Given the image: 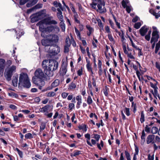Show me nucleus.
Masks as SVG:
<instances>
[{
	"mask_svg": "<svg viewBox=\"0 0 160 160\" xmlns=\"http://www.w3.org/2000/svg\"><path fill=\"white\" fill-rule=\"evenodd\" d=\"M58 67V63L56 60H51L49 62L48 70H46L44 72L46 75H44L42 72H41V85L43 86L45 82L50 79L49 77L52 76V72L56 70Z\"/></svg>",
	"mask_w": 160,
	"mask_h": 160,
	"instance_id": "obj_1",
	"label": "nucleus"
},
{
	"mask_svg": "<svg viewBox=\"0 0 160 160\" xmlns=\"http://www.w3.org/2000/svg\"><path fill=\"white\" fill-rule=\"evenodd\" d=\"M58 36L55 34H50L48 35L46 38L42 40V45L45 46H52L58 43L59 41Z\"/></svg>",
	"mask_w": 160,
	"mask_h": 160,
	"instance_id": "obj_2",
	"label": "nucleus"
},
{
	"mask_svg": "<svg viewBox=\"0 0 160 160\" xmlns=\"http://www.w3.org/2000/svg\"><path fill=\"white\" fill-rule=\"evenodd\" d=\"M52 17L49 16L46 14L45 10L41 11V23L47 24L56 25L58 22L55 20L52 19Z\"/></svg>",
	"mask_w": 160,
	"mask_h": 160,
	"instance_id": "obj_3",
	"label": "nucleus"
},
{
	"mask_svg": "<svg viewBox=\"0 0 160 160\" xmlns=\"http://www.w3.org/2000/svg\"><path fill=\"white\" fill-rule=\"evenodd\" d=\"M92 2L90 4L92 8L96 9V6L98 8L97 10L100 13H103L106 12L105 7V2L103 0H92Z\"/></svg>",
	"mask_w": 160,
	"mask_h": 160,
	"instance_id": "obj_4",
	"label": "nucleus"
},
{
	"mask_svg": "<svg viewBox=\"0 0 160 160\" xmlns=\"http://www.w3.org/2000/svg\"><path fill=\"white\" fill-rule=\"evenodd\" d=\"M18 83L19 84H22L24 87L27 88H29L31 86L28 75L24 73L20 74Z\"/></svg>",
	"mask_w": 160,
	"mask_h": 160,
	"instance_id": "obj_5",
	"label": "nucleus"
},
{
	"mask_svg": "<svg viewBox=\"0 0 160 160\" xmlns=\"http://www.w3.org/2000/svg\"><path fill=\"white\" fill-rule=\"evenodd\" d=\"M43 24L41 23V32H42L41 35L42 37H44V34L45 33H47L55 31L56 32H59L60 31L59 28L57 26L47 27L46 28H44L42 27ZM46 25V24H44Z\"/></svg>",
	"mask_w": 160,
	"mask_h": 160,
	"instance_id": "obj_6",
	"label": "nucleus"
},
{
	"mask_svg": "<svg viewBox=\"0 0 160 160\" xmlns=\"http://www.w3.org/2000/svg\"><path fill=\"white\" fill-rule=\"evenodd\" d=\"M16 67L14 65H12L5 70L4 75L8 81L11 80L13 73L16 72Z\"/></svg>",
	"mask_w": 160,
	"mask_h": 160,
	"instance_id": "obj_7",
	"label": "nucleus"
},
{
	"mask_svg": "<svg viewBox=\"0 0 160 160\" xmlns=\"http://www.w3.org/2000/svg\"><path fill=\"white\" fill-rule=\"evenodd\" d=\"M152 28L153 31L152 34V37L151 40V42L153 43L152 44V48L153 49L155 47V43L158 41L159 36L158 34V32L157 30L156 27L153 26Z\"/></svg>",
	"mask_w": 160,
	"mask_h": 160,
	"instance_id": "obj_8",
	"label": "nucleus"
},
{
	"mask_svg": "<svg viewBox=\"0 0 160 160\" xmlns=\"http://www.w3.org/2000/svg\"><path fill=\"white\" fill-rule=\"evenodd\" d=\"M60 47L57 45H55L53 47H51L48 52L51 53L56 55L58 54L60 52Z\"/></svg>",
	"mask_w": 160,
	"mask_h": 160,
	"instance_id": "obj_9",
	"label": "nucleus"
},
{
	"mask_svg": "<svg viewBox=\"0 0 160 160\" xmlns=\"http://www.w3.org/2000/svg\"><path fill=\"white\" fill-rule=\"evenodd\" d=\"M62 67L60 69V74L61 75L64 76L66 73L67 70V64L66 62H64L62 61Z\"/></svg>",
	"mask_w": 160,
	"mask_h": 160,
	"instance_id": "obj_10",
	"label": "nucleus"
},
{
	"mask_svg": "<svg viewBox=\"0 0 160 160\" xmlns=\"http://www.w3.org/2000/svg\"><path fill=\"white\" fill-rule=\"evenodd\" d=\"M31 22L32 23H34L37 22L40 19V13L38 12L32 15L30 17Z\"/></svg>",
	"mask_w": 160,
	"mask_h": 160,
	"instance_id": "obj_11",
	"label": "nucleus"
},
{
	"mask_svg": "<svg viewBox=\"0 0 160 160\" xmlns=\"http://www.w3.org/2000/svg\"><path fill=\"white\" fill-rule=\"evenodd\" d=\"M155 136L153 135H149L146 138V142L148 144L150 143H154Z\"/></svg>",
	"mask_w": 160,
	"mask_h": 160,
	"instance_id": "obj_12",
	"label": "nucleus"
},
{
	"mask_svg": "<svg viewBox=\"0 0 160 160\" xmlns=\"http://www.w3.org/2000/svg\"><path fill=\"white\" fill-rule=\"evenodd\" d=\"M148 28L146 26L142 27L139 30V32L141 35L142 36H144L147 32Z\"/></svg>",
	"mask_w": 160,
	"mask_h": 160,
	"instance_id": "obj_13",
	"label": "nucleus"
},
{
	"mask_svg": "<svg viewBox=\"0 0 160 160\" xmlns=\"http://www.w3.org/2000/svg\"><path fill=\"white\" fill-rule=\"evenodd\" d=\"M14 31L17 35V38H19L22 35H23L24 32L22 29H19L18 28L17 29Z\"/></svg>",
	"mask_w": 160,
	"mask_h": 160,
	"instance_id": "obj_14",
	"label": "nucleus"
},
{
	"mask_svg": "<svg viewBox=\"0 0 160 160\" xmlns=\"http://www.w3.org/2000/svg\"><path fill=\"white\" fill-rule=\"evenodd\" d=\"M76 99L78 101L76 105V108H79L80 107V105L82 103V97L80 95H78L76 97Z\"/></svg>",
	"mask_w": 160,
	"mask_h": 160,
	"instance_id": "obj_15",
	"label": "nucleus"
},
{
	"mask_svg": "<svg viewBox=\"0 0 160 160\" xmlns=\"http://www.w3.org/2000/svg\"><path fill=\"white\" fill-rule=\"evenodd\" d=\"M5 65V60L3 59H0V72L3 71Z\"/></svg>",
	"mask_w": 160,
	"mask_h": 160,
	"instance_id": "obj_16",
	"label": "nucleus"
},
{
	"mask_svg": "<svg viewBox=\"0 0 160 160\" xmlns=\"http://www.w3.org/2000/svg\"><path fill=\"white\" fill-rule=\"evenodd\" d=\"M60 83V81L58 79L55 80L51 84V88L48 90L51 89L53 88L56 87L59 85Z\"/></svg>",
	"mask_w": 160,
	"mask_h": 160,
	"instance_id": "obj_17",
	"label": "nucleus"
},
{
	"mask_svg": "<svg viewBox=\"0 0 160 160\" xmlns=\"http://www.w3.org/2000/svg\"><path fill=\"white\" fill-rule=\"evenodd\" d=\"M86 59L87 63L86 66L88 71L89 72L92 70L91 64L90 63V61L87 59V58H86Z\"/></svg>",
	"mask_w": 160,
	"mask_h": 160,
	"instance_id": "obj_18",
	"label": "nucleus"
},
{
	"mask_svg": "<svg viewBox=\"0 0 160 160\" xmlns=\"http://www.w3.org/2000/svg\"><path fill=\"white\" fill-rule=\"evenodd\" d=\"M84 136L86 138V142L87 144L90 146H92L91 143L89 141L90 139V135L88 133L85 134Z\"/></svg>",
	"mask_w": 160,
	"mask_h": 160,
	"instance_id": "obj_19",
	"label": "nucleus"
},
{
	"mask_svg": "<svg viewBox=\"0 0 160 160\" xmlns=\"http://www.w3.org/2000/svg\"><path fill=\"white\" fill-rule=\"evenodd\" d=\"M158 88H155L154 89V91L153 92V90H152L151 91V92L153 95L154 97L157 98V97L159 100H160V97L158 93Z\"/></svg>",
	"mask_w": 160,
	"mask_h": 160,
	"instance_id": "obj_20",
	"label": "nucleus"
},
{
	"mask_svg": "<svg viewBox=\"0 0 160 160\" xmlns=\"http://www.w3.org/2000/svg\"><path fill=\"white\" fill-rule=\"evenodd\" d=\"M98 68L99 69L98 74L99 75H101L102 74V62L100 60H98Z\"/></svg>",
	"mask_w": 160,
	"mask_h": 160,
	"instance_id": "obj_21",
	"label": "nucleus"
},
{
	"mask_svg": "<svg viewBox=\"0 0 160 160\" xmlns=\"http://www.w3.org/2000/svg\"><path fill=\"white\" fill-rule=\"evenodd\" d=\"M18 76L16 75L13 77L12 80V85L14 87L17 86L18 82Z\"/></svg>",
	"mask_w": 160,
	"mask_h": 160,
	"instance_id": "obj_22",
	"label": "nucleus"
},
{
	"mask_svg": "<svg viewBox=\"0 0 160 160\" xmlns=\"http://www.w3.org/2000/svg\"><path fill=\"white\" fill-rule=\"evenodd\" d=\"M146 134L144 130H143L142 132V135L141 136V144L143 145L145 141V137Z\"/></svg>",
	"mask_w": 160,
	"mask_h": 160,
	"instance_id": "obj_23",
	"label": "nucleus"
},
{
	"mask_svg": "<svg viewBox=\"0 0 160 160\" xmlns=\"http://www.w3.org/2000/svg\"><path fill=\"white\" fill-rule=\"evenodd\" d=\"M80 130H82L84 132H86L87 130V126L85 124H82V125H79L78 127Z\"/></svg>",
	"mask_w": 160,
	"mask_h": 160,
	"instance_id": "obj_24",
	"label": "nucleus"
},
{
	"mask_svg": "<svg viewBox=\"0 0 160 160\" xmlns=\"http://www.w3.org/2000/svg\"><path fill=\"white\" fill-rule=\"evenodd\" d=\"M38 0H33L31 2L27 3L26 5L27 7H30L35 4L38 2Z\"/></svg>",
	"mask_w": 160,
	"mask_h": 160,
	"instance_id": "obj_25",
	"label": "nucleus"
},
{
	"mask_svg": "<svg viewBox=\"0 0 160 160\" xmlns=\"http://www.w3.org/2000/svg\"><path fill=\"white\" fill-rule=\"evenodd\" d=\"M86 27L87 29L89 31V32L87 34L88 36H90L93 32V29L89 25H87L86 26Z\"/></svg>",
	"mask_w": 160,
	"mask_h": 160,
	"instance_id": "obj_26",
	"label": "nucleus"
},
{
	"mask_svg": "<svg viewBox=\"0 0 160 160\" xmlns=\"http://www.w3.org/2000/svg\"><path fill=\"white\" fill-rule=\"evenodd\" d=\"M81 152V151L79 150L75 151L73 152V153H71V156L73 157L78 156L80 154Z\"/></svg>",
	"mask_w": 160,
	"mask_h": 160,
	"instance_id": "obj_27",
	"label": "nucleus"
},
{
	"mask_svg": "<svg viewBox=\"0 0 160 160\" xmlns=\"http://www.w3.org/2000/svg\"><path fill=\"white\" fill-rule=\"evenodd\" d=\"M76 87V85L74 82H72L69 85L68 89L72 90Z\"/></svg>",
	"mask_w": 160,
	"mask_h": 160,
	"instance_id": "obj_28",
	"label": "nucleus"
},
{
	"mask_svg": "<svg viewBox=\"0 0 160 160\" xmlns=\"http://www.w3.org/2000/svg\"><path fill=\"white\" fill-rule=\"evenodd\" d=\"M75 32L78 36V38L79 40H81V33H80V32L78 29L76 27H75Z\"/></svg>",
	"mask_w": 160,
	"mask_h": 160,
	"instance_id": "obj_29",
	"label": "nucleus"
},
{
	"mask_svg": "<svg viewBox=\"0 0 160 160\" xmlns=\"http://www.w3.org/2000/svg\"><path fill=\"white\" fill-rule=\"evenodd\" d=\"M57 16L61 21H63V16L62 15V12H57Z\"/></svg>",
	"mask_w": 160,
	"mask_h": 160,
	"instance_id": "obj_30",
	"label": "nucleus"
},
{
	"mask_svg": "<svg viewBox=\"0 0 160 160\" xmlns=\"http://www.w3.org/2000/svg\"><path fill=\"white\" fill-rule=\"evenodd\" d=\"M35 76L38 78H40V69H37L34 73Z\"/></svg>",
	"mask_w": 160,
	"mask_h": 160,
	"instance_id": "obj_31",
	"label": "nucleus"
},
{
	"mask_svg": "<svg viewBox=\"0 0 160 160\" xmlns=\"http://www.w3.org/2000/svg\"><path fill=\"white\" fill-rule=\"evenodd\" d=\"M93 138H94L97 142L98 141L99 139L100 138V136L99 135L96 134H93L92 135Z\"/></svg>",
	"mask_w": 160,
	"mask_h": 160,
	"instance_id": "obj_32",
	"label": "nucleus"
},
{
	"mask_svg": "<svg viewBox=\"0 0 160 160\" xmlns=\"http://www.w3.org/2000/svg\"><path fill=\"white\" fill-rule=\"evenodd\" d=\"M87 102L88 105H90L92 103V100L90 96L88 95L87 99Z\"/></svg>",
	"mask_w": 160,
	"mask_h": 160,
	"instance_id": "obj_33",
	"label": "nucleus"
},
{
	"mask_svg": "<svg viewBox=\"0 0 160 160\" xmlns=\"http://www.w3.org/2000/svg\"><path fill=\"white\" fill-rule=\"evenodd\" d=\"M79 16L78 14L77 13H75V14H74L73 17L75 21L77 23L79 24L80 22L79 21L78 19V18Z\"/></svg>",
	"mask_w": 160,
	"mask_h": 160,
	"instance_id": "obj_34",
	"label": "nucleus"
},
{
	"mask_svg": "<svg viewBox=\"0 0 160 160\" xmlns=\"http://www.w3.org/2000/svg\"><path fill=\"white\" fill-rule=\"evenodd\" d=\"M98 25L100 27L101 30H103V25L100 19L97 20Z\"/></svg>",
	"mask_w": 160,
	"mask_h": 160,
	"instance_id": "obj_35",
	"label": "nucleus"
},
{
	"mask_svg": "<svg viewBox=\"0 0 160 160\" xmlns=\"http://www.w3.org/2000/svg\"><path fill=\"white\" fill-rule=\"evenodd\" d=\"M158 131V129L156 127H153L152 128L151 132L153 134H156Z\"/></svg>",
	"mask_w": 160,
	"mask_h": 160,
	"instance_id": "obj_36",
	"label": "nucleus"
},
{
	"mask_svg": "<svg viewBox=\"0 0 160 160\" xmlns=\"http://www.w3.org/2000/svg\"><path fill=\"white\" fill-rule=\"evenodd\" d=\"M50 107L49 105H47L42 108L41 111L42 112H45L48 111Z\"/></svg>",
	"mask_w": 160,
	"mask_h": 160,
	"instance_id": "obj_37",
	"label": "nucleus"
},
{
	"mask_svg": "<svg viewBox=\"0 0 160 160\" xmlns=\"http://www.w3.org/2000/svg\"><path fill=\"white\" fill-rule=\"evenodd\" d=\"M140 121L141 123H142L143 122L145 121L144 119V114L143 111H142L141 112V116L140 119Z\"/></svg>",
	"mask_w": 160,
	"mask_h": 160,
	"instance_id": "obj_38",
	"label": "nucleus"
},
{
	"mask_svg": "<svg viewBox=\"0 0 160 160\" xmlns=\"http://www.w3.org/2000/svg\"><path fill=\"white\" fill-rule=\"evenodd\" d=\"M160 47V41H159L158 43H157L155 47V52L156 53H157Z\"/></svg>",
	"mask_w": 160,
	"mask_h": 160,
	"instance_id": "obj_39",
	"label": "nucleus"
},
{
	"mask_svg": "<svg viewBox=\"0 0 160 160\" xmlns=\"http://www.w3.org/2000/svg\"><path fill=\"white\" fill-rule=\"evenodd\" d=\"M108 37L109 40L111 42L113 43H114L115 42V40L111 34V33L109 34H108Z\"/></svg>",
	"mask_w": 160,
	"mask_h": 160,
	"instance_id": "obj_40",
	"label": "nucleus"
},
{
	"mask_svg": "<svg viewBox=\"0 0 160 160\" xmlns=\"http://www.w3.org/2000/svg\"><path fill=\"white\" fill-rule=\"evenodd\" d=\"M97 145L98 148L99 150L102 149V147H103V142L102 140L100 141V144L99 143H97Z\"/></svg>",
	"mask_w": 160,
	"mask_h": 160,
	"instance_id": "obj_41",
	"label": "nucleus"
},
{
	"mask_svg": "<svg viewBox=\"0 0 160 160\" xmlns=\"http://www.w3.org/2000/svg\"><path fill=\"white\" fill-rule=\"evenodd\" d=\"M8 95L9 96L11 97L12 98H17L18 96L17 94L14 93L12 92H11L8 93Z\"/></svg>",
	"mask_w": 160,
	"mask_h": 160,
	"instance_id": "obj_42",
	"label": "nucleus"
},
{
	"mask_svg": "<svg viewBox=\"0 0 160 160\" xmlns=\"http://www.w3.org/2000/svg\"><path fill=\"white\" fill-rule=\"evenodd\" d=\"M60 26L62 29V31L63 32L65 30V24L63 21H61L60 23Z\"/></svg>",
	"mask_w": 160,
	"mask_h": 160,
	"instance_id": "obj_43",
	"label": "nucleus"
},
{
	"mask_svg": "<svg viewBox=\"0 0 160 160\" xmlns=\"http://www.w3.org/2000/svg\"><path fill=\"white\" fill-rule=\"evenodd\" d=\"M151 31L150 30L148 32V34L145 36V38L147 41H149L151 37Z\"/></svg>",
	"mask_w": 160,
	"mask_h": 160,
	"instance_id": "obj_44",
	"label": "nucleus"
},
{
	"mask_svg": "<svg viewBox=\"0 0 160 160\" xmlns=\"http://www.w3.org/2000/svg\"><path fill=\"white\" fill-rule=\"evenodd\" d=\"M125 153L127 160H131L130 155L129 153L127 151H125Z\"/></svg>",
	"mask_w": 160,
	"mask_h": 160,
	"instance_id": "obj_45",
	"label": "nucleus"
},
{
	"mask_svg": "<svg viewBox=\"0 0 160 160\" xmlns=\"http://www.w3.org/2000/svg\"><path fill=\"white\" fill-rule=\"evenodd\" d=\"M48 60H44L43 61L42 63V66L44 68H46L48 64Z\"/></svg>",
	"mask_w": 160,
	"mask_h": 160,
	"instance_id": "obj_46",
	"label": "nucleus"
},
{
	"mask_svg": "<svg viewBox=\"0 0 160 160\" xmlns=\"http://www.w3.org/2000/svg\"><path fill=\"white\" fill-rule=\"evenodd\" d=\"M124 112L127 116H129L130 115V109L129 108H126L125 109Z\"/></svg>",
	"mask_w": 160,
	"mask_h": 160,
	"instance_id": "obj_47",
	"label": "nucleus"
},
{
	"mask_svg": "<svg viewBox=\"0 0 160 160\" xmlns=\"http://www.w3.org/2000/svg\"><path fill=\"white\" fill-rule=\"evenodd\" d=\"M141 25V23L140 22H138L135 24L134 27L135 28L138 29L140 28Z\"/></svg>",
	"mask_w": 160,
	"mask_h": 160,
	"instance_id": "obj_48",
	"label": "nucleus"
},
{
	"mask_svg": "<svg viewBox=\"0 0 160 160\" xmlns=\"http://www.w3.org/2000/svg\"><path fill=\"white\" fill-rule=\"evenodd\" d=\"M40 78H37L34 77L32 78V81L35 84H38V80Z\"/></svg>",
	"mask_w": 160,
	"mask_h": 160,
	"instance_id": "obj_49",
	"label": "nucleus"
},
{
	"mask_svg": "<svg viewBox=\"0 0 160 160\" xmlns=\"http://www.w3.org/2000/svg\"><path fill=\"white\" fill-rule=\"evenodd\" d=\"M25 137L27 139H30L32 138V136L31 133H29L26 134Z\"/></svg>",
	"mask_w": 160,
	"mask_h": 160,
	"instance_id": "obj_50",
	"label": "nucleus"
},
{
	"mask_svg": "<svg viewBox=\"0 0 160 160\" xmlns=\"http://www.w3.org/2000/svg\"><path fill=\"white\" fill-rule=\"evenodd\" d=\"M105 29L106 32L108 33V34L111 33V32L110 31V29L108 26H105Z\"/></svg>",
	"mask_w": 160,
	"mask_h": 160,
	"instance_id": "obj_51",
	"label": "nucleus"
},
{
	"mask_svg": "<svg viewBox=\"0 0 160 160\" xmlns=\"http://www.w3.org/2000/svg\"><path fill=\"white\" fill-rule=\"evenodd\" d=\"M56 95V93L53 92H50L48 94V97H53Z\"/></svg>",
	"mask_w": 160,
	"mask_h": 160,
	"instance_id": "obj_52",
	"label": "nucleus"
},
{
	"mask_svg": "<svg viewBox=\"0 0 160 160\" xmlns=\"http://www.w3.org/2000/svg\"><path fill=\"white\" fill-rule=\"evenodd\" d=\"M148 160H154V154H153L152 155H151L150 154H149L148 155Z\"/></svg>",
	"mask_w": 160,
	"mask_h": 160,
	"instance_id": "obj_53",
	"label": "nucleus"
},
{
	"mask_svg": "<svg viewBox=\"0 0 160 160\" xmlns=\"http://www.w3.org/2000/svg\"><path fill=\"white\" fill-rule=\"evenodd\" d=\"M68 93L66 92H63L61 94V96L63 98H66L68 96Z\"/></svg>",
	"mask_w": 160,
	"mask_h": 160,
	"instance_id": "obj_54",
	"label": "nucleus"
},
{
	"mask_svg": "<svg viewBox=\"0 0 160 160\" xmlns=\"http://www.w3.org/2000/svg\"><path fill=\"white\" fill-rule=\"evenodd\" d=\"M135 152L134 155H137L138 154V153L139 149L138 146L136 145H135Z\"/></svg>",
	"mask_w": 160,
	"mask_h": 160,
	"instance_id": "obj_55",
	"label": "nucleus"
},
{
	"mask_svg": "<svg viewBox=\"0 0 160 160\" xmlns=\"http://www.w3.org/2000/svg\"><path fill=\"white\" fill-rule=\"evenodd\" d=\"M75 105L73 103H70L68 105V108L70 110H72L74 107Z\"/></svg>",
	"mask_w": 160,
	"mask_h": 160,
	"instance_id": "obj_56",
	"label": "nucleus"
},
{
	"mask_svg": "<svg viewBox=\"0 0 160 160\" xmlns=\"http://www.w3.org/2000/svg\"><path fill=\"white\" fill-rule=\"evenodd\" d=\"M35 37L38 40L39 38V34L37 30H35V33L34 34Z\"/></svg>",
	"mask_w": 160,
	"mask_h": 160,
	"instance_id": "obj_57",
	"label": "nucleus"
},
{
	"mask_svg": "<svg viewBox=\"0 0 160 160\" xmlns=\"http://www.w3.org/2000/svg\"><path fill=\"white\" fill-rule=\"evenodd\" d=\"M127 54V55L128 57L129 58L131 59H135V58H134V56L131 53H128V54Z\"/></svg>",
	"mask_w": 160,
	"mask_h": 160,
	"instance_id": "obj_58",
	"label": "nucleus"
},
{
	"mask_svg": "<svg viewBox=\"0 0 160 160\" xmlns=\"http://www.w3.org/2000/svg\"><path fill=\"white\" fill-rule=\"evenodd\" d=\"M77 74L79 76H81L82 74V68L78 71Z\"/></svg>",
	"mask_w": 160,
	"mask_h": 160,
	"instance_id": "obj_59",
	"label": "nucleus"
},
{
	"mask_svg": "<svg viewBox=\"0 0 160 160\" xmlns=\"http://www.w3.org/2000/svg\"><path fill=\"white\" fill-rule=\"evenodd\" d=\"M33 8L34 10L36 11V10L40 8V4H37L34 7H33Z\"/></svg>",
	"mask_w": 160,
	"mask_h": 160,
	"instance_id": "obj_60",
	"label": "nucleus"
},
{
	"mask_svg": "<svg viewBox=\"0 0 160 160\" xmlns=\"http://www.w3.org/2000/svg\"><path fill=\"white\" fill-rule=\"evenodd\" d=\"M126 10L127 12L129 13L132 9V7L131 6H128L126 7Z\"/></svg>",
	"mask_w": 160,
	"mask_h": 160,
	"instance_id": "obj_61",
	"label": "nucleus"
},
{
	"mask_svg": "<svg viewBox=\"0 0 160 160\" xmlns=\"http://www.w3.org/2000/svg\"><path fill=\"white\" fill-rule=\"evenodd\" d=\"M123 49L124 53L126 54H128V52L127 50L126 47L125 45L123 46Z\"/></svg>",
	"mask_w": 160,
	"mask_h": 160,
	"instance_id": "obj_62",
	"label": "nucleus"
},
{
	"mask_svg": "<svg viewBox=\"0 0 160 160\" xmlns=\"http://www.w3.org/2000/svg\"><path fill=\"white\" fill-rule=\"evenodd\" d=\"M150 84L151 86L154 89L155 88H158V87L157 86V83L154 84L152 82H150Z\"/></svg>",
	"mask_w": 160,
	"mask_h": 160,
	"instance_id": "obj_63",
	"label": "nucleus"
},
{
	"mask_svg": "<svg viewBox=\"0 0 160 160\" xmlns=\"http://www.w3.org/2000/svg\"><path fill=\"white\" fill-rule=\"evenodd\" d=\"M80 48L81 51V52L83 54L86 53V51L85 49L83 48L82 46H80Z\"/></svg>",
	"mask_w": 160,
	"mask_h": 160,
	"instance_id": "obj_64",
	"label": "nucleus"
}]
</instances>
